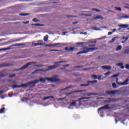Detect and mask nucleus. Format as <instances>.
<instances>
[{
    "mask_svg": "<svg viewBox=\"0 0 129 129\" xmlns=\"http://www.w3.org/2000/svg\"><path fill=\"white\" fill-rule=\"evenodd\" d=\"M5 77V74H0V78Z\"/></svg>",
    "mask_w": 129,
    "mask_h": 129,
    "instance_id": "nucleus-51",
    "label": "nucleus"
},
{
    "mask_svg": "<svg viewBox=\"0 0 129 129\" xmlns=\"http://www.w3.org/2000/svg\"><path fill=\"white\" fill-rule=\"evenodd\" d=\"M46 47H54V44H46Z\"/></svg>",
    "mask_w": 129,
    "mask_h": 129,
    "instance_id": "nucleus-42",
    "label": "nucleus"
},
{
    "mask_svg": "<svg viewBox=\"0 0 129 129\" xmlns=\"http://www.w3.org/2000/svg\"><path fill=\"white\" fill-rule=\"evenodd\" d=\"M67 18H78L77 16H70V15H67Z\"/></svg>",
    "mask_w": 129,
    "mask_h": 129,
    "instance_id": "nucleus-36",
    "label": "nucleus"
},
{
    "mask_svg": "<svg viewBox=\"0 0 129 129\" xmlns=\"http://www.w3.org/2000/svg\"><path fill=\"white\" fill-rule=\"evenodd\" d=\"M92 77H94L93 79H97V76L95 75H92Z\"/></svg>",
    "mask_w": 129,
    "mask_h": 129,
    "instance_id": "nucleus-44",
    "label": "nucleus"
},
{
    "mask_svg": "<svg viewBox=\"0 0 129 129\" xmlns=\"http://www.w3.org/2000/svg\"><path fill=\"white\" fill-rule=\"evenodd\" d=\"M50 98H52L53 99H54V97L53 96H47V97H44L43 99V100H47L48 99H50Z\"/></svg>",
    "mask_w": 129,
    "mask_h": 129,
    "instance_id": "nucleus-18",
    "label": "nucleus"
},
{
    "mask_svg": "<svg viewBox=\"0 0 129 129\" xmlns=\"http://www.w3.org/2000/svg\"><path fill=\"white\" fill-rule=\"evenodd\" d=\"M125 68H126V69L129 70V64H126V65H125Z\"/></svg>",
    "mask_w": 129,
    "mask_h": 129,
    "instance_id": "nucleus-53",
    "label": "nucleus"
},
{
    "mask_svg": "<svg viewBox=\"0 0 129 129\" xmlns=\"http://www.w3.org/2000/svg\"><path fill=\"white\" fill-rule=\"evenodd\" d=\"M95 44H92V45H90L89 47H95Z\"/></svg>",
    "mask_w": 129,
    "mask_h": 129,
    "instance_id": "nucleus-57",
    "label": "nucleus"
},
{
    "mask_svg": "<svg viewBox=\"0 0 129 129\" xmlns=\"http://www.w3.org/2000/svg\"><path fill=\"white\" fill-rule=\"evenodd\" d=\"M58 66H61V64H53L52 66H49L47 67L48 69L46 70H36L34 71L33 73L32 74H36L37 72H47L48 71H51V70L53 69H56V68H58Z\"/></svg>",
    "mask_w": 129,
    "mask_h": 129,
    "instance_id": "nucleus-2",
    "label": "nucleus"
},
{
    "mask_svg": "<svg viewBox=\"0 0 129 129\" xmlns=\"http://www.w3.org/2000/svg\"><path fill=\"white\" fill-rule=\"evenodd\" d=\"M121 69H124V66H122V67H121Z\"/></svg>",
    "mask_w": 129,
    "mask_h": 129,
    "instance_id": "nucleus-63",
    "label": "nucleus"
},
{
    "mask_svg": "<svg viewBox=\"0 0 129 129\" xmlns=\"http://www.w3.org/2000/svg\"><path fill=\"white\" fill-rule=\"evenodd\" d=\"M100 19H103V17H102L101 16H98L95 17V20H100Z\"/></svg>",
    "mask_w": 129,
    "mask_h": 129,
    "instance_id": "nucleus-24",
    "label": "nucleus"
},
{
    "mask_svg": "<svg viewBox=\"0 0 129 129\" xmlns=\"http://www.w3.org/2000/svg\"><path fill=\"white\" fill-rule=\"evenodd\" d=\"M69 66V64H67V65L63 66V67H68Z\"/></svg>",
    "mask_w": 129,
    "mask_h": 129,
    "instance_id": "nucleus-62",
    "label": "nucleus"
},
{
    "mask_svg": "<svg viewBox=\"0 0 129 129\" xmlns=\"http://www.w3.org/2000/svg\"><path fill=\"white\" fill-rule=\"evenodd\" d=\"M24 45H25V44H24V43H22L21 44H13L12 45H11V47H17L18 46H24Z\"/></svg>",
    "mask_w": 129,
    "mask_h": 129,
    "instance_id": "nucleus-20",
    "label": "nucleus"
},
{
    "mask_svg": "<svg viewBox=\"0 0 129 129\" xmlns=\"http://www.w3.org/2000/svg\"><path fill=\"white\" fill-rule=\"evenodd\" d=\"M122 48V46H121V45H118L117 47V48L116 49V51H120Z\"/></svg>",
    "mask_w": 129,
    "mask_h": 129,
    "instance_id": "nucleus-23",
    "label": "nucleus"
},
{
    "mask_svg": "<svg viewBox=\"0 0 129 129\" xmlns=\"http://www.w3.org/2000/svg\"><path fill=\"white\" fill-rule=\"evenodd\" d=\"M65 50H66V51H69V47H66Z\"/></svg>",
    "mask_w": 129,
    "mask_h": 129,
    "instance_id": "nucleus-55",
    "label": "nucleus"
},
{
    "mask_svg": "<svg viewBox=\"0 0 129 129\" xmlns=\"http://www.w3.org/2000/svg\"><path fill=\"white\" fill-rule=\"evenodd\" d=\"M85 42H79L77 43V45H83V44H85Z\"/></svg>",
    "mask_w": 129,
    "mask_h": 129,
    "instance_id": "nucleus-47",
    "label": "nucleus"
},
{
    "mask_svg": "<svg viewBox=\"0 0 129 129\" xmlns=\"http://www.w3.org/2000/svg\"><path fill=\"white\" fill-rule=\"evenodd\" d=\"M102 109H110V107L109 106L108 104L105 105L104 106L101 107L98 109V112H100Z\"/></svg>",
    "mask_w": 129,
    "mask_h": 129,
    "instance_id": "nucleus-9",
    "label": "nucleus"
},
{
    "mask_svg": "<svg viewBox=\"0 0 129 129\" xmlns=\"http://www.w3.org/2000/svg\"><path fill=\"white\" fill-rule=\"evenodd\" d=\"M128 25L127 24H121V25H119L118 26V27H121V28H128Z\"/></svg>",
    "mask_w": 129,
    "mask_h": 129,
    "instance_id": "nucleus-17",
    "label": "nucleus"
},
{
    "mask_svg": "<svg viewBox=\"0 0 129 129\" xmlns=\"http://www.w3.org/2000/svg\"><path fill=\"white\" fill-rule=\"evenodd\" d=\"M77 101H78V100H76V101H75L74 102H72L70 104L71 106H75V105H76V102H77Z\"/></svg>",
    "mask_w": 129,
    "mask_h": 129,
    "instance_id": "nucleus-21",
    "label": "nucleus"
},
{
    "mask_svg": "<svg viewBox=\"0 0 129 129\" xmlns=\"http://www.w3.org/2000/svg\"><path fill=\"white\" fill-rule=\"evenodd\" d=\"M129 52V49H125L123 51V54H128Z\"/></svg>",
    "mask_w": 129,
    "mask_h": 129,
    "instance_id": "nucleus-34",
    "label": "nucleus"
},
{
    "mask_svg": "<svg viewBox=\"0 0 129 129\" xmlns=\"http://www.w3.org/2000/svg\"><path fill=\"white\" fill-rule=\"evenodd\" d=\"M112 33H113L112 32H109L108 33V36H110V35H112Z\"/></svg>",
    "mask_w": 129,
    "mask_h": 129,
    "instance_id": "nucleus-54",
    "label": "nucleus"
},
{
    "mask_svg": "<svg viewBox=\"0 0 129 129\" xmlns=\"http://www.w3.org/2000/svg\"><path fill=\"white\" fill-rule=\"evenodd\" d=\"M112 86L114 88H116L117 87V86H116V84H115V83H113L112 84Z\"/></svg>",
    "mask_w": 129,
    "mask_h": 129,
    "instance_id": "nucleus-41",
    "label": "nucleus"
},
{
    "mask_svg": "<svg viewBox=\"0 0 129 129\" xmlns=\"http://www.w3.org/2000/svg\"><path fill=\"white\" fill-rule=\"evenodd\" d=\"M102 69H105L106 70H111V67L108 66H103L101 67Z\"/></svg>",
    "mask_w": 129,
    "mask_h": 129,
    "instance_id": "nucleus-12",
    "label": "nucleus"
},
{
    "mask_svg": "<svg viewBox=\"0 0 129 129\" xmlns=\"http://www.w3.org/2000/svg\"><path fill=\"white\" fill-rule=\"evenodd\" d=\"M57 76H55L54 77L49 78L46 77L44 78H41L40 80H36L34 81L29 82L27 83L21 84L20 85H14L13 86V88H20V87H28V85L32 84V86L35 87L36 86L35 84L37 83H39V82H41V83H45L46 82V80L49 81V82H59L60 81V79L56 78Z\"/></svg>",
    "mask_w": 129,
    "mask_h": 129,
    "instance_id": "nucleus-1",
    "label": "nucleus"
},
{
    "mask_svg": "<svg viewBox=\"0 0 129 129\" xmlns=\"http://www.w3.org/2000/svg\"><path fill=\"white\" fill-rule=\"evenodd\" d=\"M20 16H22V17H26V16H29V14H20Z\"/></svg>",
    "mask_w": 129,
    "mask_h": 129,
    "instance_id": "nucleus-35",
    "label": "nucleus"
},
{
    "mask_svg": "<svg viewBox=\"0 0 129 129\" xmlns=\"http://www.w3.org/2000/svg\"><path fill=\"white\" fill-rule=\"evenodd\" d=\"M90 97H82L78 99V101H80L81 100H83L84 99H91Z\"/></svg>",
    "mask_w": 129,
    "mask_h": 129,
    "instance_id": "nucleus-19",
    "label": "nucleus"
},
{
    "mask_svg": "<svg viewBox=\"0 0 129 129\" xmlns=\"http://www.w3.org/2000/svg\"><path fill=\"white\" fill-rule=\"evenodd\" d=\"M29 99L28 98L24 97L22 99V101H27Z\"/></svg>",
    "mask_w": 129,
    "mask_h": 129,
    "instance_id": "nucleus-40",
    "label": "nucleus"
},
{
    "mask_svg": "<svg viewBox=\"0 0 129 129\" xmlns=\"http://www.w3.org/2000/svg\"><path fill=\"white\" fill-rule=\"evenodd\" d=\"M83 96H87V93L81 94Z\"/></svg>",
    "mask_w": 129,
    "mask_h": 129,
    "instance_id": "nucleus-50",
    "label": "nucleus"
},
{
    "mask_svg": "<svg viewBox=\"0 0 129 129\" xmlns=\"http://www.w3.org/2000/svg\"><path fill=\"white\" fill-rule=\"evenodd\" d=\"M97 79L98 80H100V79H101V76H99L98 78H97Z\"/></svg>",
    "mask_w": 129,
    "mask_h": 129,
    "instance_id": "nucleus-58",
    "label": "nucleus"
},
{
    "mask_svg": "<svg viewBox=\"0 0 129 129\" xmlns=\"http://www.w3.org/2000/svg\"><path fill=\"white\" fill-rule=\"evenodd\" d=\"M33 46L34 47H37V46H43V45H45V43H33Z\"/></svg>",
    "mask_w": 129,
    "mask_h": 129,
    "instance_id": "nucleus-16",
    "label": "nucleus"
},
{
    "mask_svg": "<svg viewBox=\"0 0 129 129\" xmlns=\"http://www.w3.org/2000/svg\"><path fill=\"white\" fill-rule=\"evenodd\" d=\"M117 92H119V90H115V91H106V93L107 94H115V93H117Z\"/></svg>",
    "mask_w": 129,
    "mask_h": 129,
    "instance_id": "nucleus-11",
    "label": "nucleus"
},
{
    "mask_svg": "<svg viewBox=\"0 0 129 129\" xmlns=\"http://www.w3.org/2000/svg\"><path fill=\"white\" fill-rule=\"evenodd\" d=\"M92 11H94L95 12H97L98 13H100L101 11L97 9H92Z\"/></svg>",
    "mask_w": 129,
    "mask_h": 129,
    "instance_id": "nucleus-30",
    "label": "nucleus"
},
{
    "mask_svg": "<svg viewBox=\"0 0 129 129\" xmlns=\"http://www.w3.org/2000/svg\"><path fill=\"white\" fill-rule=\"evenodd\" d=\"M75 49V47H70L69 49V52H70V51H73V50H74Z\"/></svg>",
    "mask_w": 129,
    "mask_h": 129,
    "instance_id": "nucleus-43",
    "label": "nucleus"
},
{
    "mask_svg": "<svg viewBox=\"0 0 129 129\" xmlns=\"http://www.w3.org/2000/svg\"><path fill=\"white\" fill-rule=\"evenodd\" d=\"M31 26H36V27H42V26H43V25L42 24H32Z\"/></svg>",
    "mask_w": 129,
    "mask_h": 129,
    "instance_id": "nucleus-27",
    "label": "nucleus"
},
{
    "mask_svg": "<svg viewBox=\"0 0 129 129\" xmlns=\"http://www.w3.org/2000/svg\"><path fill=\"white\" fill-rule=\"evenodd\" d=\"M11 66V64L9 63H3L0 65V69L2 68H4L5 67H10Z\"/></svg>",
    "mask_w": 129,
    "mask_h": 129,
    "instance_id": "nucleus-13",
    "label": "nucleus"
},
{
    "mask_svg": "<svg viewBox=\"0 0 129 129\" xmlns=\"http://www.w3.org/2000/svg\"><path fill=\"white\" fill-rule=\"evenodd\" d=\"M6 109L5 107H3L2 109H0V113H4V112H5V110Z\"/></svg>",
    "mask_w": 129,
    "mask_h": 129,
    "instance_id": "nucleus-26",
    "label": "nucleus"
},
{
    "mask_svg": "<svg viewBox=\"0 0 129 129\" xmlns=\"http://www.w3.org/2000/svg\"><path fill=\"white\" fill-rule=\"evenodd\" d=\"M117 76H118V75L117 74H115L113 76V77H117Z\"/></svg>",
    "mask_w": 129,
    "mask_h": 129,
    "instance_id": "nucleus-61",
    "label": "nucleus"
},
{
    "mask_svg": "<svg viewBox=\"0 0 129 129\" xmlns=\"http://www.w3.org/2000/svg\"><path fill=\"white\" fill-rule=\"evenodd\" d=\"M82 67H82L81 66H77L75 67V68H82Z\"/></svg>",
    "mask_w": 129,
    "mask_h": 129,
    "instance_id": "nucleus-48",
    "label": "nucleus"
},
{
    "mask_svg": "<svg viewBox=\"0 0 129 129\" xmlns=\"http://www.w3.org/2000/svg\"><path fill=\"white\" fill-rule=\"evenodd\" d=\"M67 61H56L54 62V64H61V63H66Z\"/></svg>",
    "mask_w": 129,
    "mask_h": 129,
    "instance_id": "nucleus-25",
    "label": "nucleus"
},
{
    "mask_svg": "<svg viewBox=\"0 0 129 129\" xmlns=\"http://www.w3.org/2000/svg\"><path fill=\"white\" fill-rule=\"evenodd\" d=\"M115 81H116L117 84V83H118V78H116Z\"/></svg>",
    "mask_w": 129,
    "mask_h": 129,
    "instance_id": "nucleus-60",
    "label": "nucleus"
},
{
    "mask_svg": "<svg viewBox=\"0 0 129 129\" xmlns=\"http://www.w3.org/2000/svg\"><path fill=\"white\" fill-rule=\"evenodd\" d=\"M87 83L88 84L80 85L81 87H83L84 86H89V83H92V84H94V83H97V80L89 81L87 82Z\"/></svg>",
    "mask_w": 129,
    "mask_h": 129,
    "instance_id": "nucleus-6",
    "label": "nucleus"
},
{
    "mask_svg": "<svg viewBox=\"0 0 129 129\" xmlns=\"http://www.w3.org/2000/svg\"><path fill=\"white\" fill-rule=\"evenodd\" d=\"M117 17L118 19H129V16L127 15H123V14H118L117 15Z\"/></svg>",
    "mask_w": 129,
    "mask_h": 129,
    "instance_id": "nucleus-7",
    "label": "nucleus"
},
{
    "mask_svg": "<svg viewBox=\"0 0 129 129\" xmlns=\"http://www.w3.org/2000/svg\"><path fill=\"white\" fill-rule=\"evenodd\" d=\"M90 69L89 68H85V69H83V71H87V70H89Z\"/></svg>",
    "mask_w": 129,
    "mask_h": 129,
    "instance_id": "nucleus-52",
    "label": "nucleus"
},
{
    "mask_svg": "<svg viewBox=\"0 0 129 129\" xmlns=\"http://www.w3.org/2000/svg\"><path fill=\"white\" fill-rule=\"evenodd\" d=\"M38 43H42L43 40H39L37 41Z\"/></svg>",
    "mask_w": 129,
    "mask_h": 129,
    "instance_id": "nucleus-56",
    "label": "nucleus"
},
{
    "mask_svg": "<svg viewBox=\"0 0 129 129\" xmlns=\"http://www.w3.org/2000/svg\"><path fill=\"white\" fill-rule=\"evenodd\" d=\"M86 91H87L86 90H77V91H74L73 92H71L68 93L69 95H70L71 94H73V93H77V92H85Z\"/></svg>",
    "mask_w": 129,
    "mask_h": 129,
    "instance_id": "nucleus-10",
    "label": "nucleus"
},
{
    "mask_svg": "<svg viewBox=\"0 0 129 129\" xmlns=\"http://www.w3.org/2000/svg\"><path fill=\"white\" fill-rule=\"evenodd\" d=\"M60 50L58 49H50L49 50V52H59Z\"/></svg>",
    "mask_w": 129,
    "mask_h": 129,
    "instance_id": "nucleus-32",
    "label": "nucleus"
},
{
    "mask_svg": "<svg viewBox=\"0 0 129 129\" xmlns=\"http://www.w3.org/2000/svg\"><path fill=\"white\" fill-rule=\"evenodd\" d=\"M33 21L35 23H37V22H39V20H38L36 18H34V19H33Z\"/></svg>",
    "mask_w": 129,
    "mask_h": 129,
    "instance_id": "nucleus-46",
    "label": "nucleus"
},
{
    "mask_svg": "<svg viewBox=\"0 0 129 129\" xmlns=\"http://www.w3.org/2000/svg\"><path fill=\"white\" fill-rule=\"evenodd\" d=\"M114 9L116 10V11H118L119 12H121V8L118 7H114Z\"/></svg>",
    "mask_w": 129,
    "mask_h": 129,
    "instance_id": "nucleus-29",
    "label": "nucleus"
},
{
    "mask_svg": "<svg viewBox=\"0 0 129 129\" xmlns=\"http://www.w3.org/2000/svg\"><path fill=\"white\" fill-rule=\"evenodd\" d=\"M1 50L2 51H8V50H11L10 47L5 48H2Z\"/></svg>",
    "mask_w": 129,
    "mask_h": 129,
    "instance_id": "nucleus-33",
    "label": "nucleus"
},
{
    "mask_svg": "<svg viewBox=\"0 0 129 129\" xmlns=\"http://www.w3.org/2000/svg\"><path fill=\"white\" fill-rule=\"evenodd\" d=\"M115 39H116V37H115L112 38V39H111V41H110L109 42H110V43H113V42H114V41H115Z\"/></svg>",
    "mask_w": 129,
    "mask_h": 129,
    "instance_id": "nucleus-37",
    "label": "nucleus"
},
{
    "mask_svg": "<svg viewBox=\"0 0 129 129\" xmlns=\"http://www.w3.org/2000/svg\"><path fill=\"white\" fill-rule=\"evenodd\" d=\"M107 99L104 101V103H110V102H117V101H118V99H114L113 98H108Z\"/></svg>",
    "mask_w": 129,
    "mask_h": 129,
    "instance_id": "nucleus-5",
    "label": "nucleus"
},
{
    "mask_svg": "<svg viewBox=\"0 0 129 129\" xmlns=\"http://www.w3.org/2000/svg\"><path fill=\"white\" fill-rule=\"evenodd\" d=\"M115 31H116V29H114L112 30V33H114V32H115Z\"/></svg>",
    "mask_w": 129,
    "mask_h": 129,
    "instance_id": "nucleus-64",
    "label": "nucleus"
},
{
    "mask_svg": "<svg viewBox=\"0 0 129 129\" xmlns=\"http://www.w3.org/2000/svg\"><path fill=\"white\" fill-rule=\"evenodd\" d=\"M72 87H73V86H70L68 87H66L64 89H63V90H66L67 89H69V88H72Z\"/></svg>",
    "mask_w": 129,
    "mask_h": 129,
    "instance_id": "nucleus-39",
    "label": "nucleus"
},
{
    "mask_svg": "<svg viewBox=\"0 0 129 129\" xmlns=\"http://www.w3.org/2000/svg\"><path fill=\"white\" fill-rule=\"evenodd\" d=\"M111 72H108L104 74V75H105L106 76H107L108 75H109V74H110Z\"/></svg>",
    "mask_w": 129,
    "mask_h": 129,
    "instance_id": "nucleus-45",
    "label": "nucleus"
},
{
    "mask_svg": "<svg viewBox=\"0 0 129 129\" xmlns=\"http://www.w3.org/2000/svg\"><path fill=\"white\" fill-rule=\"evenodd\" d=\"M4 93H5V91L2 90L1 91H0V95H2V94H4Z\"/></svg>",
    "mask_w": 129,
    "mask_h": 129,
    "instance_id": "nucleus-49",
    "label": "nucleus"
},
{
    "mask_svg": "<svg viewBox=\"0 0 129 129\" xmlns=\"http://www.w3.org/2000/svg\"><path fill=\"white\" fill-rule=\"evenodd\" d=\"M129 79H127L126 80L124 81L123 83H117L118 85L120 86H123L124 85H127L128 84Z\"/></svg>",
    "mask_w": 129,
    "mask_h": 129,
    "instance_id": "nucleus-8",
    "label": "nucleus"
},
{
    "mask_svg": "<svg viewBox=\"0 0 129 129\" xmlns=\"http://www.w3.org/2000/svg\"><path fill=\"white\" fill-rule=\"evenodd\" d=\"M61 45H64V43H57L53 44V47H56V48H60L61 47Z\"/></svg>",
    "mask_w": 129,
    "mask_h": 129,
    "instance_id": "nucleus-14",
    "label": "nucleus"
},
{
    "mask_svg": "<svg viewBox=\"0 0 129 129\" xmlns=\"http://www.w3.org/2000/svg\"><path fill=\"white\" fill-rule=\"evenodd\" d=\"M48 39H49L48 35H46L44 37L43 40H44V42H47Z\"/></svg>",
    "mask_w": 129,
    "mask_h": 129,
    "instance_id": "nucleus-22",
    "label": "nucleus"
},
{
    "mask_svg": "<svg viewBox=\"0 0 129 129\" xmlns=\"http://www.w3.org/2000/svg\"><path fill=\"white\" fill-rule=\"evenodd\" d=\"M94 50H95V47H91V48H86V50L83 51H80L78 53H77V55H80V54H85L86 53H88V52H91V51H94Z\"/></svg>",
    "mask_w": 129,
    "mask_h": 129,
    "instance_id": "nucleus-4",
    "label": "nucleus"
},
{
    "mask_svg": "<svg viewBox=\"0 0 129 129\" xmlns=\"http://www.w3.org/2000/svg\"><path fill=\"white\" fill-rule=\"evenodd\" d=\"M123 65L122 62L117 63L116 66H119V67H121Z\"/></svg>",
    "mask_w": 129,
    "mask_h": 129,
    "instance_id": "nucleus-38",
    "label": "nucleus"
},
{
    "mask_svg": "<svg viewBox=\"0 0 129 129\" xmlns=\"http://www.w3.org/2000/svg\"><path fill=\"white\" fill-rule=\"evenodd\" d=\"M29 23H30V21H26L24 22V24H29Z\"/></svg>",
    "mask_w": 129,
    "mask_h": 129,
    "instance_id": "nucleus-59",
    "label": "nucleus"
},
{
    "mask_svg": "<svg viewBox=\"0 0 129 129\" xmlns=\"http://www.w3.org/2000/svg\"><path fill=\"white\" fill-rule=\"evenodd\" d=\"M16 74H11L9 76L10 78H14V77H16Z\"/></svg>",
    "mask_w": 129,
    "mask_h": 129,
    "instance_id": "nucleus-31",
    "label": "nucleus"
},
{
    "mask_svg": "<svg viewBox=\"0 0 129 129\" xmlns=\"http://www.w3.org/2000/svg\"><path fill=\"white\" fill-rule=\"evenodd\" d=\"M45 66L43 65V64H35L34 65V67H44Z\"/></svg>",
    "mask_w": 129,
    "mask_h": 129,
    "instance_id": "nucleus-28",
    "label": "nucleus"
},
{
    "mask_svg": "<svg viewBox=\"0 0 129 129\" xmlns=\"http://www.w3.org/2000/svg\"><path fill=\"white\" fill-rule=\"evenodd\" d=\"M32 64H37V62H28V63H26V64H25L24 66L20 68V69H16L15 70H14L13 71H14V72L20 71V70H24V69H27V68H28V67H29V66H30V65H32Z\"/></svg>",
    "mask_w": 129,
    "mask_h": 129,
    "instance_id": "nucleus-3",
    "label": "nucleus"
},
{
    "mask_svg": "<svg viewBox=\"0 0 129 129\" xmlns=\"http://www.w3.org/2000/svg\"><path fill=\"white\" fill-rule=\"evenodd\" d=\"M91 95H99V94L91 93V92H89L87 93V96H91Z\"/></svg>",
    "mask_w": 129,
    "mask_h": 129,
    "instance_id": "nucleus-15",
    "label": "nucleus"
}]
</instances>
